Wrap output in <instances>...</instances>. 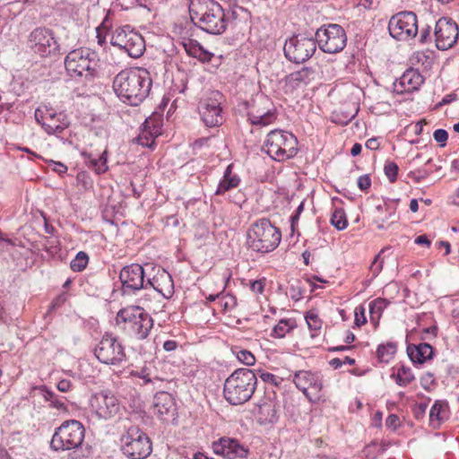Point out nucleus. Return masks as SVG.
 <instances>
[{
    "mask_svg": "<svg viewBox=\"0 0 459 459\" xmlns=\"http://www.w3.org/2000/svg\"><path fill=\"white\" fill-rule=\"evenodd\" d=\"M132 375L143 379L145 384L152 382L151 369L147 367H143L139 370L132 371Z\"/></svg>",
    "mask_w": 459,
    "mask_h": 459,
    "instance_id": "obj_45",
    "label": "nucleus"
},
{
    "mask_svg": "<svg viewBox=\"0 0 459 459\" xmlns=\"http://www.w3.org/2000/svg\"><path fill=\"white\" fill-rule=\"evenodd\" d=\"M153 409L160 420L169 421L177 414L174 397L168 392H158L153 398Z\"/></svg>",
    "mask_w": 459,
    "mask_h": 459,
    "instance_id": "obj_22",
    "label": "nucleus"
},
{
    "mask_svg": "<svg viewBox=\"0 0 459 459\" xmlns=\"http://www.w3.org/2000/svg\"><path fill=\"white\" fill-rule=\"evenodd\" d=\"M248 120L255 126H267L274 119V114L271 110L260 112L259 110H250L247 113Z\"/></svg>",
    "mask_w": 459,
    "mask_h": 459,
    "instance_id": "obj_31",
    "label": "nucleus"
},
{
    "mask_svg": "<svg viewBox=\"0 0 459 459\" xmlns=\"http://www.w3.org/2000/svg\"><path fill=\"white\" fill-rule=\"evenodd\" d=\"M34 117L48 134L58 135L70 126L66 114L56 112L50 104H41L35 109Z\"/></svg>",
    "mask_w": 459,
    "mask_h": 459,
    "instance_id": "obj_11",
    "label": "nucleus"
},
{
    "mask_svg": "<svg viewBox=\"0 0 459 459\" xmlns=\"http://www.w3.org/2000/svg\"><path fill=\"white\" fill-rule=\"evenodd\" d=\"M221 99L222 94L220 91H212L200 107L201 117L209 127L218 126L223 122Z\"/></svg>",
    "mask_w": 459,
    "mask_h": 459,
    "instance_id": "obj_20",
    "label": "nucleus"
},
{
    "mask_svg": "<svg viewBox=\"0 0 459 459\" xmlns=\"http://www.w3.org/2000/svg\"><path fill=\"white\" fill-rule=\"evenodd\" d=\"M380 146L379 141L377 138H370L366 142V147L369 150L375 151L377 150Z\"/></svg>",
    "mask_w": 459,
    "mask_h": 459,
    "instance_id": "obj_61",
    "label": "nucleus"
},
{
    "mask_svg": "<svg viewBox=\"0 0 459 459\" xmlns=\"http://www.w3.org/2000/svg\"><path fill=\"white\" fill-rule=\"evenodd\" d=\"M154 138L150 136V134L147 133L145 136H143V129L142 130L140 135L138 136V143L146 146V147H152L154 145Z\"/></svg>",
    "mask_w": 459,
    "mask_h": 459,
    "instance_id": "obj_52",
    "label": "nucleus"
},
{
    "mask_svg": "<svg viewBox=\"0 0 459 459\" xmlns=\"http://www.w3.org/2000/svg\"><path fill=\"white\" fill-rule=\"evenodd\" d=\"M184 46H185L186 52L190 56L196 57V58L198 56H200L199 51L201 49L202 45L199 42H197L196 40H191L188 44H184Z\"/></svg>",
    "mask_w": 459,
    "mask_h": 459,
    "instance_id": "obj_47",
    "label": "nucleus"
},
{
    "mask_svg": "<svg viewBox=\"0 0 459 459\" xmlns=\"http://www.w3.org/2000/svg\"><path fill=\"white\" fill-rule=\"evenodd\" d=\"M393 377L395 378V383L400 386H407L415 378L411 369L405 366L399 368L396 375H393Z\"/></svg>",
    "mask_w": 459,
    "mask_h": 459,
    "instance_id": "obj_34",
    "label": "nucleus"
},
{
    "mask_svg": "<svg viewBox=\"0 0 459 459\" xmlns=\"http://www.w3.org/2000/svg\"><path fill=\"white\" fill-rule=\"evenodd\" d=\"M398 170H399L398 165L394 161H387L385 164L384 171H385V174L387 177L388 180L391 183H394L396 181Z\"/></svg>",
    "mask_w": 459,
    "mask_h": 459,
    "instance_id": "obj_44",
    "label": "nucleus"
},
{
    "mask_svg": "<svg viewBox=\"0 0 459 459\" xmlns=\"http://www.w3.org/2000/svg\"><path fill=\"white\" fill-rule=\"evenodd\" d=\"M94 354L101 363L108 365H119L126 360L123 344L109 333L103 335L94 350Z\"/></svg>",
    "mask_w": 459,
    "mask_h": 459,
    "instance_id": "obj_13",
    "label": "nucleus"
},
{
    "mask_svg": "<svg viewBox=\"0 0 459 459\" xmlns=\"http://www.w3.org/2000/svg\"><path fill=\"white\" fill-rule=\"evenodd\" d=\"M120 443L123 454L131 459H144L152 451L150 437L136 426L130 427L122 435Z\"/></svg>",
    "mask_w": 459,
    "mask_h": 459,
    "instance_id": "obj_9",
    "label": "nucleus"
},
{
    "mask_svg": "<svg viewBox=\"0 0 459 459\" xmlns=\"http://www.w3.org/2000/svg\"><path fill=\"white\" fill-rule=\"evenodd\" d=\"M143 267L138 264L124 266L119 273L121 292L123 295H134L142 289L146 290Z\"/></svg>",
    "mask_w": 459,
    "mask_h": 459,
    "instance_id": "obj_16",
    "label": "nucleus"
},
{
    "mask_svg": "<svg viewBox=\"0 0 459 459\" xmlns=\"http://www.w3.org/2000/svg\"><path fill=\"white\" fill-rule=\"evenodd\" d=\"M65 65L70 76L91 82L97 75V53L86 48L72 50L65 56Z\"/></svg>",
    "mask_w": 459,
    "mask_h": 459,
    "instance_id": "obj_6",
    "label": "nucleus"
},
{
    "mask_svg": "<svg viewBox=\"0 0 459 459\" xmlns=\"http://www.w3.org/2000/svg\"><path fill=\"white\" fill-rule=\"evenodd\" d=\"M457 24L445 17L437 21L434 30L436 46L438 49L446 50L452 48L458 39Z\"/></svg>",
    "mask_w": 459,
    "mask_h": 459,
    "instance_id": "obj_19",
    "label": "nucleus"
},
{
    "mask_svg": "<svg viewBox=\"0 0 459 459\" xmlns=\"http://www.w3.org/2000/svg\"><path fill=\"white\" fill-rule=\"evenodd\" d=\"M152 288L162 297L169 299L174 293V282L171 275L164 269H159L157 273L146 281V290Z\"/></svg>",
    "mask_w": 459,
    "mask_h": 459,
    "instance_id": "obj_24",
    "label": "nucleus"
},
{
    "mask_svg": "<svg viewBox=\"0 0 459 459\" xmlns=\"http://www.w3.org/2000/svg\"><path fill=\"white\" fill-rule=\"evenodd\" d=\"M449 418L448 403L444 400H437L429 411V422L434 429H438L440 425Z\"/></svg>",
    "mask_w": 459,
    "mask_h": 459,
    "instance_id": "obj_28",
    "label": "nucleus"
},
{
    "mask_svg": "<svg viewBox=\"0 0 459 459\" xmlns=\"http://www.w3.org/2000/svg\"><path fill=\"white\" fill-rule=\"evenodd\" d=\"M297 138L289 132L273 130L267 134L263 150L274 160L283 161L297 154Z\"/></svg>",
    "mask_w": 459,
    "mask_h": 459,
    "instance_id": "obj_8",
    "label": "nucleus"
},
{
    "mask_svg": "<svg viewBox=\"0 0 459 459\" xmlns=\"http://www.w3.org/2000/svg\"><path fill=\"white\" fill-rule=\"evenodd\" d=\"M367 322L365 316V308L362 306L355 308V320L354 323L357 326H361Z\"/></svg>",
    "mask_w": 459,
    "mask_h": 459,
    "instance_id": "obj_51",
    "label": "nucleus"
},
{
    "mask_svg": "<svg viewBox=\"0 0 459 459\" xmlns=\"http://www.w3.org/2000/svg\"><path fill=\"white\" fill-rule=\"evenodd\" d=\"M116 322L126 334L138 341L146 339L153 327L152 317L138 306L121 308Z\"/></svg>",
    "mask_w": 459,
    "mask_h": 459,
    "instance_id": "obj_5",
    "label": "nucleus"
},
{
    "mask_svg": "<svg viewBox=\"0 0 459 459\" xmlns=\"http://www.w3.org/2000/svg\"><path fill=\"white\" fill-rule=\"evenodd\" d=\"M390 35L397 40H408L418 33L417 16L413 12H400L393 15L388 23Z\"/></svg>",
    "mask_w": 459,
    "mask_h": 459,
    "instance_id": "obj_14",
    "label": "nucleus"
},
{
    "mask_svg": "<svg viewBox=\"0 0 459 459\" xmlns=\"http://www.w3.org/2000/svg\"><path fill=\"white\" fill-rule=\"evenodd\" d=\"M91 406L96 415L104 420L115 417L121 409L117 396L107 391L95 394L91 399Z\"/></svg>",
    "mask_w": 459,
    "mask_h": 459,
    "instance_id": "obj_17",
    "label": "nucleus"
},
{
    "mask_svg": "<svg viewBox=\"0 0 459 459\" xmlns=\"http://www.w3.org/2000/svg\"><path fill=\"white\" fill-rule=\"evenodd\" d=\"M294 328V322L290 319H281L273 327L271 336L274 338H283Z\"/></svg>",
    "mask_w": 459,
    "mask_h": 459,
    "instance_id": "obj_36",
    "label": "nucleus"
},
{
    "mask_svg": "<svg viewBox=\"0 0 459 459\" xmlns=\"http://www.w3.org/2000/svg\"><path fill=\"white\" fill-rule=\"evenodd\" d=\"M143 136L148 133L152 137H157L161 133L160 120L155 117H148L145 119L143 125Z\"/></svg>",
    "mask_w": 459,
    "mask_h": 459,
    "instance_id": "obj_37",
    "label": "nucleus"
},
{
    "mask_svg": "<svg viewBox=\"0 0 459 459\" xmlns=\"http://www.w3.org/2000/svg\"><path fill=\"white\" fill-rule=\"evenodd\" d=\"M428 409V403H420L415 406L413 409L414 416L417 420H421L424 418L426 411Z\"/></svg>",
    "mask_w": 459,
    "mask_h": 459,
    "instance_id": "obj_54",
    "label": "nucleus"
},
{
    "mask_svg": "<svg viewBox=\"0 0 459 459\" xmlns=\"http://www.w3.org/2000/svg\"><path fill=\"white\" fill-rule=\"evenodd\" d=\"M386 307V300L385 299H377L369 303V314L371 320H378L382 312Z\"/></svg>",
    "mask_w": 459,
    "mask_h": 459,
    "instance_id": "obj_40",
    "label": "nucleus"
},
{
    "mask_svg": "<svg viewBox=\"0 0 459 459\" xmlns=\"http://www.w3.org/2000/svg\"><path fill=\"white\" fill-rule=\"evenodd\" d=\"M239 181V178L232 174V165H229L224 171L223 178L219 183L216 195H222L230 189L237 187Z\"/></svg>",
    "mask_w": 459,
    "mask_h": 459,
    "instance_id": "obj_30",
    "label": "nucleus"
},
{
    "mask_svg": "<svg viewBox=\"0 0 459 459\" xmlns=\"http://www.w3.org/2000/svg\"><path fill=\"white\" fill-rule=\"evenodd\" d=\"M281 239L280 229L267 218H262L253 222L246 233L247 249L260 254H267L276 249Z\"/></svg>",
    "mask_w": 459,
    "mask_h": 459,
    "instance_id": "obj_4",
    "label": "nucleus"
},
{
    "mask_svg": "<svg viewBox=\"0 0 459 459\" xmlns=\"http://www.w3.org/2000/svg\"><path fill=\"white\" fill-rule=\"evenodd\" d=\"M250 289L254 293L261 294L264 289V283L262 280H256L251 282Z\"/></svg>",
    "mask_w": 459,
    "mask_h": 459,
    "instance_id": "obj_57",
    "label": "nucleus"
},
{
    "mask_svg": "<svg viewBox=\"0 0 459 459\" xmlns=\"http://www.w3.org/2000/svg\"><path fill=\"white\" fill-rule=\"evenodd\" d=\"M133 32L129 26H125L117 29L112 34L110 42L113 46L118 47L121 49L126 46L128 41L129 33Z\"/></svg>",
    "mask_w": 459,
    "mask_h": 459,
    "instance_id": "obj_33",
    "label": "nucleus"
},
{
    "mask_svg": "<svg viewBox=\"0 0 459 459\" xmlns=\"http://www.w3.org/2000/svg\"><path fill=\"white\" fill-rule=\"evenodd\" d=\"M212 448L215 455L226 459H247L250 454L247 446L233 437H222L212 443Z\"/></svg>",
    "mask_w": 459,
    "mask_h": 459,
    "instance_id": "obj_18",
    "label": "nucleus"
},
{
    "mask_svg": "<svg viewBox=\"0 0 459 459\" xmlns=\"http://www.w3.org/2000/svg\"><path fill=\"white\" fill-rule=\"evenodd\" d=\"M199 53L200 56H198L197 58L203 62H210L213 56V54L204 49L203 46L201 47Z\"/></svg>",
    "mask_w": 459,
    "mask_h": 459,
    "instance_id": "obj_60",
    "label": "nucleus"
},
{
    "mask_svg": "<svg viewBox=\"0 0 459 459\" xmlns=\"http://www.w3.org/2000/svg\"><path fill=\"white\" fill-rule=\"evenodd\" d=\"M377 212H382L384 209L386 212V215L385 216H378L377 218H385L386 221L390 218H392L394 215L395 208L391 207L389 204H385L384 205L379 204L376 207Z\"/></svg>",
    "mask_w": 459,
    "mask_h": 459,
    "instance_id": "obj_53",
    "label": "nucleus"
},
{
    "mask_svg": "<svg viewBox=\"0 0 459 459\" xmlns=\"http://www.w3.org/2000/svg\"><path fill=\"white\" fill-rule=\"evenodd\" d=\"M256 376L257 377H259L265 383H271L274 385H278L280 384L279 378L272 373L258 370Z\"/></svg>",
    "mask_w": 459,
    "mask_h": 459,
    "instance_id": "obj_46",
    "label": "nucleus"
},
{
    "mask_svg": "<svg viewBox=\"0 0 459 459\" xmlns=\"http://www.w3.org/2000/svg\"><path fill=\"white\" fill-rule=\"evenodd\" d=\"M82 157L83 158L85 165L95 171L96 174L101 175L108 171V151L104 150L101 154L94 155L91 152H88L86 151H82L81 152Z\"/></svg>",
    "mask_w": 459,
    "mask_h": 459,
    "instance_id": "obj_26",
    "label": "nucleus"
},
{
    "mask_svg": "<svg viewBox=\"0 0 459 459\" xmlns=\"http://www.w3.org/2000/svg\"><path fill=\"white\" fill-rule=\"evenodd\" d=\"M316 50V39L301 34L294 35L285 41V57L292 63L301 64L308 60Z\"/></svg>",
    "mask_w": 459,
    "mask_h": 459,
    "instance_id": "obj_12",
    "label": "nucleus"
},
{
    "mask_svg": "<svg viewBox=\"0 0 459 459\" xmlns=\"http://www.w3.org/2000/svg\"><path fill=\"white\" fill-rule=\"evenodd\" d=\"M407 353L413 363L422 364L428 359H432L434 349L427 342H421L418 345L409 344L407 346Z\"/></svg>",
    "mask_w": 459,
    "mask_h": 459,
    "instance_id": "obj_27",
    "label": "nucleus"
},
{
    "mask_svg": "<svg viewBox=\"0 0 459 459\" xmlns=\"http://www.w3.org/2000/svg\"><path fill=\"white\" fill-rule=\"evenodd\" d=\"M41 396L45 401L50 402V406L59 411H66V407L62 397H58L53 391L49 390L46 385L39 387Z\"/></svg>",
    "mask_w": 459,
    "mask_h": 459,
    "instance_id": "obj_32",
    "label": "nucleus"
},
{
    "mask_svg": "<svg viewBox=\"0 0 459 459\" xmlns=\"http://www.w3.org/2000/svg\"><path fill=\"white\" fill-rule=\"evenodd\" d=\"M88 262V255L83 251H80L77 253L75 257L71 261L70 267L74 272H82L86 268Z\"/></svg>",
    "mask_w": 459,
    "mask_h": 459,
    "instance_id": "obj_41",
    "label": "nucleus"
},
{
    "mask_svg": "<svg viewBox=\"0 0 459 459\" xmlns=\"http://www.w3.org/2000/svg\"><path fill=\"white\" fill-rule=\"evenodd\" d=\"M400 424L399 417L395 414H390L385 420V426L395 429Z\"/></svg>",
    "mask_w": 459,
    "mask_h": 459,
    "instance_id": "obj_56",
    "label": "nucleus"
},
{
    "mask_svg": "<svg viewBox=\"0 0 459 459\" xmlns=\"http://www.w3.org/2000/svg\"><path fill=\"white\" fill-rule=\"evenodd\" d=\"M316 45L329 54L341 52L346 46L347 36L344 29L335 23L320 27L315 34Z\"/></svg>",
    "mask_w": 459,
    "mask_h": 459,
    "instance_id": "obj_10",
    "label": "nucleus"
},
{
    "mask_svg": "<svg viewBox=\"0 0 459 459\" xmlns=\"http://www.w3.org/2000/svg\"><path fill=\"white\" fill-rule=\"evenodd\" d=\"M54 168L53 170L58 173L59 175L65 174L67 171V167L59 161H53Z\"/></svg>",
    "mask_w": 459,
    "mask_h": 459,
    "instance_id": "obj_64",
    "label": "nucleus"
},
{
    "mask_svg": "<svg viewBox=\"0 0 459 459\" xmlns=\"http://www.w3.org/2000/svg\"><path fill=\"white\" fill-rule=\"evenodd\" d=\"M293 383L307 396H308L309 391L313 395L316 396L323 388L320 375L307 370L297 371L293 376Z\"/></svg>",
    "mask_w": 459,
    "mask_h": 459,
    "instance_id": "obj_21",
    "label": "nucleus"
},
{
    "mask_svg": "<svg viewBox=\"0 0 459 459\" xmlns=\"http://www.w3.org/2000/svg\"><path fill=\"white\" fill-rule=\"evenodd\" d=\"M234 352L241 363L247 366H252L255 363V358L251 351L244 349L235 348Z\"/></svg>",
    "mask_w": 459,
    "mask_h": 459,
    "instance_id": "obj_42",
    "label": "nucleus"
},
{
    "mask_svg": "<svg viewBox=\"0 0 459 459\" xmlns=\"http://www.w3.org/2000/svg\"><path fill=\"white\" fill-rule=\"evenodd\" d=\"M56 387L60 392L66 393L72 389L73 384L68 379H62L57 383Z\"/></svg>",
    "mask_w": 459,
    "mask_h": 459,
    "instance_id": "obj_58",
    "label": "nucleus"
},
{
    "mask_svg": "<svg viewBox=\"0 0 459 459\" xmlns=\"http://www.w3.org/2000/svg\"><path fill=\"white\" fill-rule=\"evenodd\" d=\"M306 322L311 331V337L316 338L318 336L322 327V321L318 317L317 314L313 311L307 312L306 316Z\"/></svg>",
    "mask_w": 459,
    "mask_h": 459,
    "instance_id": "obj_38",
    "label": "nucleus"
},
{
    "mask_svg": "<svg viewBox=\"0 0 459 459\" xmlns=\"http://www.w3.org/2000/svg\"><path fill=\"white\" fill-rule=\"evenodd\" d=\"M257 386V376L249 368H238L224 382L223 395L232 405H241L249 401Z\"/></svg>",
    "mask_w": 459,
    "mask_h": 459,
    "instance_id": "obj_3",
    "label": "nucleus"
},
{
    "mask_svg": "<svg viewBox=\"0 0 459 459\" xmlns=\"http://www.w3.org/2000/svg\"><path fill=\"white\" fill-rule=\"evenodd\" d=\"M152 81L144 68L126 69L118 73L113 81L117 96L131 106H138L149 95Z\"/></svg>",
    "mask_w": 459,
    "mask_h": 459,
    "instance_id": "obj_2",
    "label": "nucleus"
},
{
    "mask_svg": "<svg viewBox=\"0 0 459 459\" xmlns=\"http://www.w3.org/2000/svg\"><path fill=\"white\" fill-rule=\"evenodd\" d=\"M414 242L417 245H423V246H426L427 247H429L431 245V241L428 238V237L426 235L418 236L415 238Z\"/></svg>",
    "mask_w": 459,
    "mask_h": 459,
    "instance_id": "obj_62",
    "label": "nucleus"
},
{
    "mask_svg": "<svg viewBox=\"0 0 459 459\" xmlns=\"http://www.w3.org/2000/svg\"><path fill=\"white\" fill-rule=\"evenodd\" d=\"M396 352V345L394 342L380 344L377 350V355L380 362H389Z\"/></svg>",
    "mask_w": 459,
    "mask_h": 459,
    "instance_id": "obj_35",
    "label": "nucleus"
},
{
    "mask_svg": "<svg viewBox=\"0 0 459 459\" xmlns=\"http://www.w3.org/2000/svg\"><path fill=\"white\" fill-rule=\"evenodd\" d=\"M424 82V77L416 69H407L403 75L394 82V90L398 94L412 92L420 89Z\"/></svg>",
    "mask_w": 459,
    "mask_h": 459,
    "instance_id": "obj_23",
    "label": "nucleus"
},
{
    "mask_svg": "<svg viewBox=\"0 0 459 459\" xmlns=\"http://www.w3.org/2000/svg\"><path fill=\"white\" fill-rule=\"evenodd\" d=\"M431 39V27L427 26L422 28L420 32V42L422 44L428 43Z\"/></svg>",
    "mask_w": 459,
    "mask_h": 459,
    "instance_id": "obj_55",
    "label": "nucleus"
},
{
    "mask_svg": "<svg viewBox=\"0 0 459 459\" xmlns=\"http://www.w3.org/2000/svg\"><path fill=\"white\" fill-rule=\"evenodd\" d=\"M30 48L40 56H47L59 51V44L52 30L46 27L34 29L29 36Z\"/></svg>",
    "mask_w": 459,
    "mask_h": 459,
    "instance_id": "obj_15",
    "label": "nucleus"
},
{
    "mask_svg": "<svg viewBox=\"0 0 459 459\" xmlns=\"http://www.w3.org/2000/svg\"><path fill=\"white\" fill-rule=\"evenodd\" d=\"M379 257H380V254H378L375 257L373 263L370 265V270L372 271V273L375 276H377L382 271V268H383V261H381L379 264H377V262L379 259Z\"/></svg>",
    "mask_w": 459,
    "mask_h": 459,
    "instance_id": "obj_59",
    "label": "nucleus"
},
{
    "mask_svg": "<svg viewBox=\"0 0 459 459\" xmlns=\"http://www.w3.org/2000/svg\"><path fill=\"white\" fill-rule=\"evenodd\" d=\"M178 344L174 340H168L163 343V349L166 351H173L178 348Z\"/></svg>",
    "mask_w": 459,
    "mask_h": 459,
    "instance_id": "obj_63",
    "label": "nucleus"
},
{
    "mask_svg": "<svg viewBox=\"0 0 459 459\" xmlns=\"http://www.w3.org/2000/svg\"><path fill=\"white\" fill-rule=\"evenodd\" d=\"M189 14L195 27L212 35L224 33L237 18L234 9H224L215 0H191Z\"/></svg>",
    "mask_w": 459,
    "mask_h": 459,
    "instance_id": "obj_1",
    "label": "nucleus"
},
{
    "mask_svg": "<svg viewBox=\"0 0 459 459\" xmlns=\"http://www.w3.org/2000/svg\"><path fill=\"white\" fill-rule=\"evenodd\" d=\"M128 41L124 50L133 58L140 57L145 50L143 38L137 32L129 33Z\"/></svg>",
    "mask_w": 459,
    "mask_h": 459,
    "instance_id": "obj_29",
    "label": "nucleus"
},
{
    "mask_svg": "<svg viewBox=\"0 0 459 459\" xmlns=\"http://www.w3.org/2000/svg\"><path fill=\"white\" fill-rule=\"evenodd\" d=\"M430 174V171L425 169H420L415 171H411L408 174V177L414 180L416 183H420L422 179H425L429 177Z\"/></svg>",
    "mask_w": 459,
    "mask_h": 459,
    "instance_id": "obj_48",
    "label": "nucleus"
},
{
    "mask_svg": "<svg viewBox=\"0 0 459 459\" xmlns=\"http://www.w3.org/2000/svg\"><path fill=\"white\" fill-rule=\"evenodd\" d=\"M219 304L223 308V310L229 311L237 306V299L231 294H223L221 292Z\"/></svg>",
    "mask_w": 459,
    "mask_h": 459,
    "instance_id": "obj_43",
    "label": "nucleus"
},
{
    "mask_svg": "<svg viewBox=\"0 0 459 459\" xmlns=\"http://www.w3.org/2000/svg\"><path fill=\"white\" fill-rule=\"evenodd\" d=\"M357 184H358V187L363 191V192H368V190L370 188L371 186V178H370V176L368 174H365V175H362L360 176L359 178H358V181H357Z\"/></svg>",
    "mask_w": 459,
    "mask_h": 459,
    "instance_id": "obj_50",
    "label": "nucleus"
},
{
    "mask_svg": "<svg viewBox=\"0 0 459 459\" xmlns=\"http://www.w3.org/2000/svg\"><path fill=\"white\" fill-rule=\"evenodd\" d=\"M84 436L85 429L79 420H65L56 429L50 441V447L55 451L79 448L84 440Z\"/></svg>",
    "mask_w": 459,
    "mask_h": 459,
    "instance_id": "obj_7",
    "label": "nucleus"
},
{
    "mask_svg": "<svg viewBox=\"0 0 459 459\" xmlns=\"http://www.w3.org/2000/svg\"><path fill=\"white\" fill-rule=\"evenodd\" d=\"M315 79V71L311 67H302L285 76V91H293L296 89L307 86Z\"/></svg>",
    "mask_w": 459,
    "mask_h": 459,
    "instance_id": "obj_25",
    "label": "nucleus"
},
{
    "mask_svg": "<svg viewBox=\"0 0 459 459\" xmlns=\"http://www.w3.org/2000/svg\"><path fill=\"white\" fill-rule=\"evenodd\" d=\"M331 224L338 230H342L347 228L348 221L346 214L342 208H336L331 216Z\"/></svg>",
    "mask_w": 459,
    "mask_h": 459,
    "instance_id": "obj_39",
    "label": "nucleus"
},
{
    "mask_svg": "<svg viewBox=\"0 0 459 459\" xmlns=\"http://www.w3.org/2000/svg\"><path fill=\"white\" fill-rule=\"evenodd\" d=\"M433 137L441 147H444L446 144L448 134L445 129H437L433 134Z\"/></svg>",
    "mask_w": 459,
    "mask_h": 459,
    "instance_id": "obj_49",
    "label": "nucleus"
}]
</instances>
